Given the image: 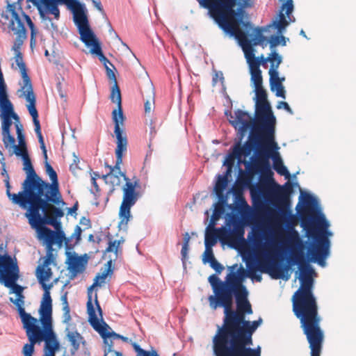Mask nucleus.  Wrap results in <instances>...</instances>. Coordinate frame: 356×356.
Instances as JSON below:
<instances>
[{
	"label": "nucleus",
	"mask_w": 356,
	"mask_h": 356,
	"mask_svg": "<svg viewBox=\"0 0 356 356\" xmlns=\"http://www.w3.org/2000/svg\"><path fill=\"white\" fill-rule=\"evenodd\" d=\"M210 266L215 270L218 274H220L224 270V266L220 264L216 259L209 262Z\"/></svg>",
	"instance_id": "603ef678"
},
{
	"label": "nucleus",
	"mask_w": 356,
	"mask_h": 356,
	"mask_svg": "<svg viewBox=\"0 0 356 356\" xmlns=\"http://www.w3.org/2000/svg\"><path fill=\"white\" fill-rule=\"evenodd\" d=\"M28 104H26L27 109L29 111V114L31 115L33 118V124L35 127V132L37 136L41 135V127L40 121L38 120V113L36 109V97L35 95H31L29 96L24 97Z\"/></svg>",
	"instance_id": "c756f323"
},
{
	"label": "nucleus",
	"mask_w": 356,
	"mask_h": 356,
	"mask_svg": "<svg viewBox=\"0 0 356 356\" xmlns=\"http://www.w3.org/2000/svg\"><path fill=\"white\" fill-rule=\"evenodd\" d=\"M280 1H285L282 5V10H286V15H289L293 10V0H280Z\"/></svg>",
	"instance_id": "8fccbe9b"
},
{
	"label": "nucleus",
	"mask_w": 356,
	"mask_h": 356,
	"mask_svg": "<svg viewBox=\"0 0 356 356\" xmlns=\"http://www.w3.org/2000/svg\"><path fill=\"white\" fill-rule=\"evenodd\" d=\"M314 200L313 197L309 194L306 193L303 197V203L307 207L310 206L313 203Z\"/></svg>",
	"instance_id": "052dcab7"
},
{
	"label": "nucleus",
	"mask_w": 356,
	"mask_h": 356,
	"mask_svg": "<svg viewBox=\"0 0 356 356\" xmlns=\"http://www.w3.org/2000/svg\"><path fill=\"white\" fill-rule=\"evenodd\" d=\"M14 151L11 153L15 154L17 156H21L22 159L24 158L25 156H29L26 145H14Z\"/></svg>",
	"instance_id": "de8ad7c7"
},
{
	"label": "nucleus",
	"mask_w": 356,
	"mask_h": 356,
	"mask_svg": "<svg viewBox=\"0 0 356 356\" xmlns=\"http://www.w3.org/2000/svg\"><path fill=\"white\" fill-rule=\"evenodd\" d=\"M214 259H216V258L213 255V250H212L211 248H209V247L206 248V250L204 252L203 262L204 263H206V262L209 263Z\"/></svg>",
	"instance_id": "3c124183"
},
{
	"label": "nucleus",
	"mask_w": 356,
	"mask_h": 356,
	"mask_svg": "<svg viewBox=\"0 0 356 356\" xmlns=\"http://www.w3.org/2000/svg\"><path fill=\"white\" fill-rule=\"evenodd\" d=\"M133 348L137 353V356H159L156 351L152 350V352L143 350L136 343H133Z\"/></svg>",
	"instance_id": "37998d69"
},
{
	"label": "nucleus",
	"mask_w": 356,
	"mask_h": 356,
	"mask_svg": "<svg viewBox=\"0 0 356 356\" xmlns=\"http://www.w3.org/2000/svg\"><path fill=\"white\" fill-rule=\"evenodd\" d=\"M38 34V30L36 28L31 30V39H30V45L31 47L35 45L36 42V35Z\"/></svg>",
	"instance_id": "13d9d810"
},
{
	"label": "nucleus",
	"mask_w": 356,
	"mask_h": 356,
	"mask_svg": "<svg viewBox=\"0 0 356 356\" xmlns=\"http://www.w3.org/2000/svg\"><path fill=\"white\" fill-rule=\"evenodd\" d=\"M81 41L87 46L91 47V53L96 54L99 60L102 63L106 60L101 45L96 38V35L90 27L89 22L78 29Z\"/></svg>",
	"instance_id": "4be33fe9"
},
{
	"label": "nucleus",
	"mask_w": 356,
	"mask_h": 356,
	"mask_svg": "<svg viewBox=\"0 0 356 356\" xmlns=\"http://www.w3.org/2000/svg\"><path fill=\"white\" fill-rule=\"evenodd\" d=\"M22 16H23V17L24 18V19L26 20V23H27V25L29 26V27L30 30H31V29H33L36 28V27L35 26V25H34L33 22H32V20H31V17H30L28 15H26V14H25V13H22Z\"/></svg>",
	"instance_id": "69168bd1"
},
{
	"label": "nucleus",
	"mask_w": 356,
	"mask_h": 356,
	"mask_svg": "<svg viewBox=\"0 0 356 356\" xmlns=\"http://www.w3.org/2000/svg\"><path fill=\"white\" fill-rule=\"evenodd\" d=\"M252 133V129L250 133L249 140L245 142L243 145H241V140L235 144L232 156L240 160L243 156H249L253 149H255L257 157L251 163L250 170L255 172H260L262 174H272L268 160L270 156L268 149L277 147V144L275 142V134H273L272 138H268L262 134L254 137Z\"/></svg>",
	"instance_id": "39448f33"
},
{
	"label": "nucleus",
	"mask_w": 356,
	"mask_h": 356,
	"mask_svg": "<svg viewBox=\"0 0 356 356\" xmlns=\"http://www.w3.org/2000/svg\"><path fill=\"white\" fill-rule=\"evenodd\" d=\"M37 136H38V141H39V143L40 145V148L42 150L44 159V160H47V159H48L47 153V149H46V147H45L44 142V138H43L42 134L38 135Z\"/></svg>",
	"instance_id": "864d4df0"
},
{
	"label": "nucleus",
	"mask_w": 356,
	"mask_h": 356,
	"mask_svg": "<svg viewBox=\"0 0 356 356\" xmlns=\"http://www.w3.org/2000/svg\"><path fill=\"white\" fill-rule=\"evenodd\" d=\"M9 7L11 18L8 24V28L13 31L15 35H16V39L13 47V49L16 51L22 45L24 41L27 38V34L24 24L19 14L16 12L15 7L12 5H10Z\"/></svg>",
	"instance_id": "412c9836"
},
{
	"label": "nucleus",
	"mask_w": 356,
	"mask_h": 356,
	"mask_svg": "<svg viewBox=\"0 0 356 356\" xmlns=\"http://www.w3.org/2000/svg\"><path fill=\"white\" fill-rule=\"evenodd\" d=\"M261 323V319H259L258 321H251V330H252V334L256 331L257 327L259 326Z\"/></svg>",
	"instance_id": "774afa93"
},
{
	"label": "nucleus",
	"mask_w": 356,
	"mask_h": 356,
	"mask_svg": "<svg viewBox=\"0 0 356 356\" xmlns=\"http://www.w3.org/2000/svg\"><path fill=\"white\" fill-rule=\"evenodd\" d=\"M254 58L257 60L260 61V65H265L267 62L270 63V69L274 68L275 70H277L280 65L282 62V58L277 52L275 51H273L267 58H265L264 55H261L259 57H255Z\"/></svg>",
	"instance_id": "2f4dec72"
},
{
	"label": "nucleus",
	"mask_w": 356,
	"mask_h": 356,
	"mask_svg": "<svg viewBox=\"0 0 356 356\" xmlns=\"http://www.w3.org/2000/svg\"><path fill=\"white\" fill-rule=\"evenodd\" d=\"M81 232H82L81 228L79 225H76L75 227L74 232L72 235V237H76V241H79L81 239Z\"/></svg>",
	"instance_id": "e2e57ef3"
},
{
	"label": "nucleus",
	"mask_w": 356,
	"mask_h": 356,
	"mask_svg": "<svg viewBox=\"0 0 356 356\" xmlns=\"http://www.w3.org/2000/svg\"><path fill=\"white\" fill-rule=\"evenodd\" d=\"M277 108L278 109L281 108H284L286 111H288L289 113H290L291 114L293 113V111L291 110V108H290L289 105L288 104L287 102H280L277 106Z\"/></svg>",
	"instance_id": "680f3d73"
},
{
	"label": "nucleus",
	"mask_w": 356,
	"mask_h": 356,
	"mask_svg": "<svg viewBox=\"0 0 356 356\" xmlns=\"http://www.w3.org/2000/svg\"><path fill=\"white\" fill-rule=\"evenodd\" d=\"M46 250H47L46 255L44 257L47 259H49L50 261L55 262L56 258L53 253V251H54L53 246L46 247Z\"/></svg>",
	"instance_id": "6e6d98bb"
},
{
	"label": "nucleus",
	"mask_w": 356,
	"mask_h": 356,
	"mask_svg": "<svg viewBox=\"0 0 356 356\" xmlns=\"http://www.w3.org/2000/svg\"><path fill=\"white\" fill-rule=\"evenodd\" d=\"M255 0H238V7L236 10L232 8L233 13L223 15L216 11L217 3L215 1L211 3L209 7H204L207 8L211 17L216 22L218 26L226 33L234 36L236 39L248 38V34L242 31L240 26L249 31L252 29L251 23L249 22H243L244 15L246 14L245 9L253 7Z\"/></svg>",
	"instance_id": "423d86ee"
},
{
	"label": "nucleus",
	"mask_w": 356,
	"mask_h": 356,
	"mask_svg": "<svg viewBox=\"0 0 356 356\" xmlns=\"http://www.w3.org/2000/svg\"><path fill=\"white\" fill-rule=\"evenodd\" d=\"M22 160L23 170H24L26 173V177L24 181V185L25 186L24 188L26 189V191L28 190L30 195L33 196L38 175L36 174L33 167L29 156H25Z\"/></svg>",
	"instance_id": "a878e982"
},
{
	"label": "nucleus",
	"mask_w": 356,
	"mask_h": 356,
	"mask_svg": "<svg viewBox=\"0 0 356 356\" xmlns=\"http://www.w3.org/2000/svg\"><path fill=\"white\" fill-rule=\"evenodd\" d=\"M102 178L106 184H111L113 188L115 186H119L121 182L119 175L112 172H108L102 175Z\"/></svg>",
	"instance_id": "ea45409f"
},
{
	"label": "nucleus",
	"mask_w": 356,
	"mask_h": 356,
	"mask_svg": "<svg viewBox=\"0 0 356 356\" xmlns=\"http://www.w3.org/2000/svg\"><path fill=\"white\" fill-rule=\"evenodd\" d=\"M124 242V240L123 238H121L120 240H115L112 241L111 239L109 240L108 243V247L106 249V252H114L115 254V258L118 257L119 254H122V248L120 245Z\"/></svg>",
	"instance_id": "4c0bfd02"
},
{
	"label": "nucleus",
	"mask_w": 356,
	"mask_h": 356,
	"mask_svg": "<svg viewBox=\"0 0 356 356\" xmlns=\"http://www.w3.org/2000/svg\"><path fill=\"white\" fill-rule=\"evenodd\" d=\"M3 138V143L6 148H13V146L15 145V139L13 136L10 134V131L3 132L1 133Z\"/></svg>",
	"instance_id": "a19ab883"
},
{
	"label": "nucleus",
	"mask_w": 356,
	"mask_h": 356,
	"mask_svg": "<svg viewBox=\"0 0 356 356\" xmlns=\"http://www.w3.org/2000/svg\"><path fill=\"white\" fill-rule=\"evenodd\" d=\"M208 280L214 293V295L208 298L209 306L218 302L228 305L232 301V297L247 290L242 284V279L236 273H229L225 282L215 274L210 275Z\"/></svg>",
	"instance_id": "1a4fd4ad"
},
{
	"label": "nucleus",
	"mask_w": 356,
	"mask_h": 356,
	"mask_svg": "<svg viewBox=\"0 0 356 356\" xmlns=\"http://www.w3.org/2000/svg\"><path fill=\"white\" fill-rule=\"evenodd\" d=\"M46 223V222H44L41 225H39L38 227H33L34 228H40L39 229V234L40 236L43 238L46 243V247H50L53 246L54 244V238L56 236V232L50 229L48 227H42V225Z\"/></svg>",
	"instance_id": "72a5a7b5"
},
{
	"label": "nucleus",
	"mask_w": 356,
	"mask_h": 356,
	"mask_svg": "<svg viewBox=\"0 0 356 356\" xmlns=\"http://www.w3.org/2000/svg\"><path fill=\"white\" fill-rule=\"evenodd\" d=\"M226 225L227 226L219 228L207 227L204 238L206 248L215 245L218 239L222 243H227L232 246L245 242L244 225L238 218L232 216Z\"/></svg>",
	"instance_id": "6e6552de"
},
{
	"label": "nucleus",
	"mask_w": 356,
	"mask_h": 356,
	"mask_svg": "<svg viewBox=\"0 0 356 356\" xmlns=\"http://www.w3.org/2000/svg\"><path fill=\"white\" fill-rule=\"evenodd\" d=\"M19 277V268L17 261L0 271V282L6 287L11 289L13 293L16 295L15 300L10 298V300L17 307L18 312L20 314L21 309H24L23 307L24 296L23 295L24 288L16 283Z\"/></svg>",
	"instance_id": "dca6fc26"
},
{
	"label": "nucleus",
	"mask_w": 356,
	"mask_h": 356,
	"mask_svg": "<svg viewBox=\"0 0 356 356\" xmlns=\"http://www.w3.org/2000/svg\"><path fill=\"white\" fill-rule=\"evenodd\" d=\"M15 62L20 70L21 75H22V83H20L21 88L19 90L21 92V94L19 95V97H24L29 96L31 95H34L35 93L33 91L31 81L27 74L26 65L23 62L22 56L20 52H19L17 54V56L15 57Z\"/></svg>",
	"instance_id": "393cba45"
},
{
	"label": "nucleus",
	"mask_w": 356,
	"mask_h": 356,
	"mask_svg": "<svg viewBox=\"0 0 356 356\" xmlns=\"http://www.w3.org/2000/svg\"><path fill=\"white\" fill-rule=\"evenodd\" d=\"M22 16H23V17L24 18V19L26 20V23H27V25L29 26V27L30 30H31V29H33L36 28V27L35 26V25H34L33 22H32V20H31V17H30L28 15H26V14H25V13H22Z\"/></svg>",
	"instance_id": "0e129e2a"
},
{
	"label": "nucleus",
	"mask_w": 356,
	"mask_h": 356,
	"mask_svg": "<svg viewBox=\"0 0 356 356\" xmlns=\"http://www.w3.org/2000/svg\"><path fill=\"white\" fill-rule=\"evenodd\" d=\"M254 119L245 111L238 109L234 115L230 114L229 122L238 131L239 140H242L249 129L253 127Z\"/></svg>",
	"instance_id": "aec40b11"
},
{
	"label": "nucleus",
	"mask_w": 356,
	"mask_h": 356,
	"mask_svg": "<svg viewBox=\"0 0 356 356\" xmlns=\"http://www.w3.org/2000/svg\"><path fill=\"white\" fill-rule=\"evenodd\" d=\"M6 186V195L8 198L15 204L19 205L23 209H27L25 213L26 217L29 219V222L31 227H38L44 221V218L40 214V209L38 205L36 197L31 196L25 189L24 182L22 183V191L17 194L11 193L10 191V185L9 183V177L5 180Z\"/></svg>",
	"instance_id": "f8f14e48"
},
{
	"label": "nucleus",
	"mask_w": 356,
	"mask_h": 356,
	"mask_svg": "<svg viewBox=\"0 0 356 356\" xmlns=\"http://www.w3.org/2000/svg\"><path fill=\"white\" fill-rule=\"evenodd\" d=\"M263 259L259 261V268L262 272H270L273 278L283 277V270L279 268L273 262L277 253V247L274 241H268L259 247Z\"/></svg>",
	"instance_id": "f3484780"
},
{
	"label": "nucleus",
	"mask_w": 356,
	"mask_h": 356,
	"mask_svg": "<svg viewBox=\"0 0 356 356\" xmlns=\"http://www.w3.org/2000/svg\"><path fill=\"white\" fill-rule=\"evenodd\" d=\"M24 129L23 125L16 124V134L18 139L19 145H26L25 141V136L23 133Z\"/></svg>",
	"instance_id": "09e8293b"
},
{
	"label": "nucleus",
	"mask_w": 356,
	"mask_h": 356,
	"mask_svg": "<svg viewBox=\"0 0 356 356\" xmlns=\"http://www.w3.org/2000/svg\"><path fill=\"white\" fill-rule=\"evenodd\" d=\"M69 269L72 273L71 278H74L77 274L81 273L83 268L81 259L78 257L73 258L70 264Z\"/></svg>",
	"instance_id": "58836bf2"
},
{
	"label": "nucleus",
	"mask_w": 356,
	"mask_h": 356,
	"mask_svg": "<svg viewBox=\"0 0 356 356\" xmlns=\"http://www.w3.org/2000/svg\"><path fill=\"white\" fill-rule=\"evenodd\" d=\"M29 341L22 349L24 356H55L59 348L56 337H27Z\"/></svg>",
	"instance_id": "2eb2a0df"
},
{
	"label": "nucleus",
	"mask_w": 356,
	"mask_h": 356,
	"mask_svg": "<svg viewBox=\"0 0 356 356\" xmlns=\"http://www.w3.org/2000/svg\"><path fill=\"white\" fill-rule=\"evenodd\" d=\"M257 268L254 267H249V277L256 280L257 282H261V276L260 275H254V273L256 272Z\"/></svg>",
	"instance_id": "bf43d9fd"
},
{
	"label": "nucleus",
	"mask_w": 356,
	"mask_h": 356,
	"mask_svg": "<svg viewBox=\"0 0 356 356\" xmlns=\"http://www.w3.org/2000/svg\"><path fill=\"white\" fill-rule=\"evenodd\" d=\"M112 119L114 122V133L116 136L117 147L115 149L116 162L114 166L110 168L109 172L114 173L118 171L120 176L122 177L126 181L123 186V197L122 202L120 207L119 227L125 229L127 227L129 220L131 218V208L136 204L138 199V193L136 191V187L138 181L131 182L126 176L125 173L120 170V165L122 163L123 154L127 151V138L126 134H123V130L121 127V120L117 116V111L113 110L112 112Z\"/></svg>",
	"instance_id": "7ed1b4c3"
},
{
	"label": "nucleus",
	"mask_w": 356,
	"mask_h": 356,
	"mask_svg": "<svg viewBox=\"0 0 356 356\" xmlns=\"http://www.w3.org/2000/svg\"><path fill=\"white\" fill-rule=\"evenodd\" d=\"M284 10L280 11L279 14V20L276 23V27L278 31L282 32L289 24V22L286 19L284 14L282 13Z\"/></svg>",
	"instance_id": "49530a36"
},
{
	"label": "nucleus",
	"mask_w": 356,
	"mask_h": 356,
	"mask_svg": "<svg viewBox=\"0 0 356 356\" xmlns=\"http://www.w3.org/2000/svg\"><path fill=\"white\" fill-rule=\"evenodd\" d=\"M107 268L104 270V271L101 273H98L95 279H94V283L92 286H90L88 289V301H87V312L90 311V306L92 308L94 307V305L92 304V289L94 287L97 286L101 285L102 283H104L105 280L106 279L107 276L109 275L110 273L112 272L111 266H112V260L110 259L107 264H106Z\"/></svg>",
	"instance_id": "cd10ccee"
},
{
	"label": "nucleus",
	"mask_w": 356,
	"mask_h": 356,
	"mask_svg": "<svg viewBox=\"0 0 356 356\" xmlns=\"http://www.w3.org/2000/svg\"><path fill=\"white\" fill-rule=\"evenodd\" d=\"M270 49H273L280 44L286 45L285 37L283 35H272L269 40Z\"/></svg>",
	"instance_id": "c03bdc74"
},
{
	"label": "nucleus",
	"mask_w": 356,
	"mask_h": 356,
	"mask_svg": "<svg viewBox=\"0 0 356 356\" xmlns=\"http://www.w3.org/2000/svg\"><path fill=\"white\" fill-rule=\"evenodd\" d=\"M224 206L223 204L218 202L214 204L213 212L217 213L218 216H221L224 213Z\"/></svg>",
	"instance_id": "4d7b16f0"
},
{
	"label": "nucleus",
	"mask_w": 356,
	"mask_h": 356,
	"mask_svg": "<svg viewBox=\"0 0 356 356\" xmlns=\"http://www.w3.org/2000/svg\"><path fill=\"white\" fill-rule=\"evenodd\" d=\"M33 4L37 8L42 19H47L44 10L58 19L60 17L58 4H66L73 13L74 22L78 29L88 22L86 7L78 0H37L33 1Z\"/></svg>",
	"instance_id": "9d476101"
},
{
	"label": "nucleus",
	"mask_w": 356,
	"mask_h": 356,
	"mask_svg": "<svg viewBox=\"0 0 356 356\" xmlns=\"http://www.w3.org/2000/svg\"><path fill=\"white\" fill-rule=\"evenodd\" d=\"M241 46L244 52L245 57L247 63L249 65L250 72L251 74V81H252L254 88H261L262 86L263 79L261 76V71L260 70V61L254 58V45L266 46V44L264 42L266 40V38L262 34V31L259 28L255 29V35L252 40L248 38L236 39Z\"/></svg>",
	"instance_id": "ddd939ff"
},
{
	"label": "nucleus",
	"mask_w": 356,
	"mask_h": 356,
	"mask_svg": "<svg viewBox=\"0 0 356 356\" xmlns=\"http://www.w3.org/2000/svg\"><path fill=\"white\" fill-rule=\"evenodd\" d=\"M36 277L39 281V283L44 286H48L46 282H48L52 276V271L49 267L38 266L36 268Z\"/></svg>",
	"instance_id": "f704fd0d"
},
{
	"label": "nucleus",
	"mask_w": 356,
	"mask_h": 356,
	"mask_svg": "<svg viewBox=\"0 0 356 356\" xmlns=\"http://www.w3.org/2000/svg\"><path fill=\"white\" fill-rule=\"evenodd\" d=\"M252 345L251 321L237 313L223 318L212 339L215 356H261V347Z\"/></svg>",
	"instance_id": "f03ea898"
},
{
	"label": "nucleus",
	"mask_w": 356,
	"mask_h": 356,
	"mask_svg": "<svg viewBox=\"0 0 356 356\" xmlns=\"http://www.w3.org/2000/svg\"><path fill=\"white\" fill-rule=\"evenodd\" d=\"M15 261L16 260L13 259L11 256L8 254H0V271L3 270Z\"/></svg>",
	"instance_id": "a18cd8bd"
},
{
	"label": "nucleus",
	"mask_w": 356,
	"mask_h": 356,
	"mask_svg": "<svg viewBox=\"0 0 356 356\" xmlns=\"http://www.w3.org/2000/svg\"><path fill=\"white\" fill-rule=\"evenodd\" d=\"M293 244L288 259L290 266L298 265L300 286L293 296V312L300 320V327L311 349V356H320L324 339L321 328V318L318 314L316 300L312 293L314 269L308 264L302 251L303 245L297 232L291 234Z\"/></svg>",
	"instance_id": "f257e3e1"
},
{
	"label": "nucleus",
	"mask_w": 356,
	"mask_h": 356,
	"mask_svg": "<svg viewBox=\"0 0 356 356\" xmlns=\"http://www.w3.org/2000/svg\"><path fill=\"white\" fill-rule=\"evenodd\" d=\"M106 76H107L108 79L114 83V84L111 88V93L110 98H111V100L113 103H116L118 104V109H115L117 111V116H118V119L120 120H121V124L124 125V117L122 108L121 93H120V88L117 83L115 74L109 67H106Z\"/></svg>",
	"instance_id": "b1692460"
},
{
	"label": "nucleus",
	"mask_w": 356,
	"mask_h": 356,
	"mask_svg": "<svg viewBox=\"0 0 356 356\" xmlns=\"http://www.w3.org/2000/svg\"><path fill=\"white\" fill-rule=\"evenodd\" d=\"M248 292L247 290L234 295L237 306L236 311H234L232 308L233 305V297H232V301L228 305H223L222 302H218L210 306V307L213 310H216L219 307H223L225 314L224 318H227V316H231L233 313H237L242 315L243 316H245V314H252V307L248 300Z\"/></svg>",
	"instance_id": "6ab92c4d"
},
{
	"label": "nucleus",
	"mask_w": 356,
	"mask_h": 356,
	"mask_svg": "<svg viewBox=\"0 0 356 356\" xmlns=\"http://www.w3.org/2000/svg\"><path fill=\"white\" fill-rule=\"evenodd\" d=\"M46 173L49 175L51 183L44 181L39 176L34 191L44 221L58 229L60 223L57 220L64 215L63 210L56 205L65 204L59 191V183L56 172L54 170L47 160H45Z\"/></svg>",
	"instance_id": "20e7f679"
},
{
	"label": "nucleus",
	"mask_w": 356,
	"mask_h": 356,
	"mask_svg": "<svg viewBox=\"0 0 356 356\" xmlns=\"http://www.w3.org/2000/svg\"><path fill=\"white\" fill-rule=\"evenodd\" d=\"M221 216H218L217 213L213 211L211 217L210 222L208 227H215L216 222L220 218Z\"/></svg>",
	"instance_id": "338daca9"
},
{
	"label": "nucleus",
	"mask_w": 356,
	"mask_h": 356,
	"mask_svg": "<svg viewBox=\"0 0 356 356\" xmlns=\"http://www.w3.org/2000/svg\"><path fill=\"white\" fill-rule=\"evenodd\" d=\"M301 225L306 231L308 236L317 240V243L308 250L310 261L317 263L321 266H325V260L330 253V241L325 236H318L316 229L313 226L310 219L301 214Z\"/></svg>",
	"instance_id": "4468645a"
},
{
	"label": "nucleus",
	"mask_w": 356,
	"mask_h": 356,
	"mask_svg": "<svg viewBox=\"0 0 356 356\" xmlns=\"http://www.w3.org/2000/svg\"><path fill=\"white\" fill-rule=\"evenodd\" d=\"M202 7H209L211 3H217L216 11L223 15L232 14V8L237 5L238 0H197Z\"/></svg>",
	"instance_id": "bb28decb"
},
{
	"label": "nucleus",
	"mask_w": 356,
	"mask_h": 356,
	"mask_svg": "<svg viewBox=\"0 0 356 356\" xmlns=\"http://www.w3.org/2000/svg\"><path fill=\"white\" fill-rule=\"evenodd\" d=\"M67 337L69 341L70 342L71 346H72L70 350V353L72 355H75L81 344H82L83 346L86 345V341L83 339V337L76 331L68 332Z\"/></svg>",
	"instance_id": "473e14b6"
},
{
	"label": "nucleus",
	"mask_w": 356,
	"mask_h": 356,
	"mask_svg": "<svg viewBox=\"0 0 356 356\" xmlns=\"http://www.w3.org/2000/svg\"><path fill=\"white\" fill-rule=\"evenodd\" d=\"M89 316V322L90 325L93 327V328L97 331L102 337L104 339V343L107 344L108 348L104 350V356H109V355H115V356H122V354L120 352L113 350L112 349L113 342H108V338L118 339H120V334L115 333V332H109L108 330L111 329L110 327L104 323V325H102L99 322V318H98L95 308H92L90 306V311L88 312Z\"/></svg>",
	"instance_id": "a211bd4d"
},
{
	"label": "nucleus",
	"mask_w": 356,
	"mask_h": 356,
	"mask_svg": "<svg viewBox=\"0 0 356 356\" xmlns=\"http://www.w3.org/2000/svg\"><path fill=\"white\" fill-rule=\"evenodd\" d=\"M254 91L255 117L252 135L255 137L262 134L272 138L275 131L276 119L267 99V92L263 87L254 88Z\"/></svg>",
	"instance_id": "0eeeda50"
},
{
	"label": "nucleus",
	"mask_w": 356,
	"mask_h": 356,
	"mask_svg": "<svg viewBox=\"0 0 356 356\" xmlns=\"http://www.w3.org/2000/svg\"><path fill=\"white\" fill-rule=\"evenodd\" d=\"M65 239V235L63 232L58 231V232H56V236L54 238V243H58V245H61Z\"/></svg>",
	"instance_id": "5fc2aeb1"
},
{
	"label": "nucleus",
	"mask_w": 356,
	"mask_h": 356,
	"mask_svg": "<svg viewBox=\"0 0 356 356\" xmlns=\"http://www.w3.org/2000/svg\"><path fill=\"white\" fill-rule=\"evenodd\" d=\"M20 317L27 337H56L52 326V306L40 304V321L42 327L38 325V319L21 309Z\"/></svg>",
	"instance_id": "9b49d317"
},
{
	"label": "nucleus",
	"mask_w": 356,
	"mask_h": 356,
	"mask_svg": "<svg viewBox=\"0 0 356 356\" xmlns=\"http://www.w3.org/2000/svg\"><path fill=\"white\" fill-rule=\"evenodd\" d=\"M81 41L87 46L91 47V53L96 54L99 60L102 63L106 60L101 45L96 38V35L90 27L89 22L78 29Z\"/></svg>",
	"instance_id": "5701e85b"
},
{
	"label": "nucleus",
	"mask_w": 356,
	"mask_h": 356,
	"mask_svg": "<svg viewBox=\"0 0 356 356\" xmlns=\"http://www.w3.org/2000/svg\"><path fill=\"white\" fill-rule=\"evenodd\" d=\"M268 74L270 76V90L272 91L276 90L275 95L277 97L285 99L284 87L280 81L278 71L272 67V69H269Z\"/></svg>",
	"instance_id": "7c9ffc66"
},
{
	"label": "nucleus",
	"mask_w": 356,
	"mask_h": 356,
	"mask_svg": "<svg viewBox=\"0 0 356 356\" xmlns=\"http://www.w3.org/2000/svg\"><path fill=\"white\" fill-rule=\"evenodd\" d=\"M51 286L52 285L49 284L48 286H44V287H42V289H44V293L42 296L41 303L46 305L52 306V300L49 292V290Z\"/></svg>",
	"instance_id": "79ce46f5"
},
{
	"label": "nucleus",
	"mask_w": 356,
	"mask_h": 356,
	"mask_svg": "<svg viewBox=\"0 0 356 356\" xmlns=\"http://www.w3.org/2000/svg\"><path fill=\"white\" fill-rule=\"evenodd\" d=\"M273 168L280 175H284L286 179L290 178V173L287 168L284 165L281 158L277 152H275L273 156Z\"/></svg>",
	"instance_id": "c9c22d12"
},
{
	"label": "nucleus",
	"mask_w": 356,
	"mask_h": 356,
	"mask_svg": "<svg viewBox=\"0 0 356 356\" xmlns=\"http://www.w3.org/2000/svg\"><path fill=\"white\" fill-rule=\"evenodd\" d=\"M275 192V199L280 206L288 207L290 204V195L293 193V185L290 181L286 182Z\"/></svg>",
	"instance_id": "c85d7f7f"
},
{
	"label": "nucleus",
	"mask_w": 356,
	"mask_h": 356,
	"mask_svg": "<svg viewBox=\"0 0 356 356\" xmlns=\"http://www.w3.org/2000/svg\"><path fill=\"white\" fill-rule=\"evenodd\" d=\"M227 185V179L224 176H219L216 183L214 191L216 195L220 200L224 198V191Z\"/></svg>",
	"instance_id": "e433bc0d"
}]
</instances>
